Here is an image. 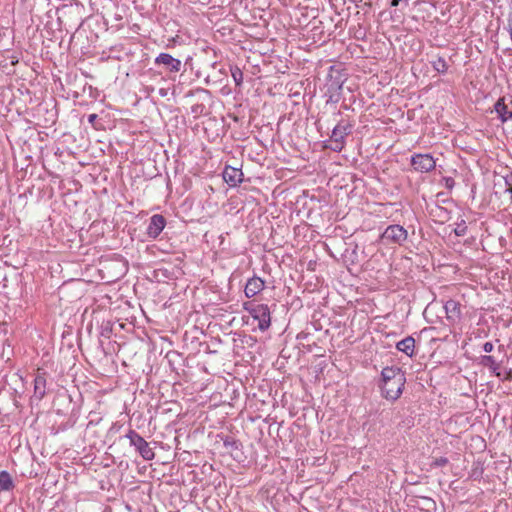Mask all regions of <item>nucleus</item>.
<instances>
[{
  "mask_svg": "<svg viewBox=\"0 0 512 512\" xmlns=\"http://www.w3.org/2000/svg\"><path fill=\"white\" fill-rule=\"evenodd\" d=\"M382 396L388 400L395 401L401 394L405 384L404 372L399 367H385L382 372Z\"/></svg>",
  "mask_w": 512,
  "mask_h": 512,
  "instance_id": "1",
  "label": "nucleus"
},
{
  "mask_svg": "<svg viewBox=\"0 0 512 512\" xmlns=\"http://www.w3.org/2000/svg\"><path fill=\"white\" fill-rule=\"evenodd\" d=\"M244 309L258 321V328L261 331H265L270 327L271 318L270 310L265 304H256L248 302L244 304Z\"/></svg>",
  "mask_w": 512,
  "mask_h": 512,
  "instance_id": "2",
  "label": "nucleus"
},
{
  "mask_svg": "<svg viewBox=\"0 0 512 512\" xmlns=\"http://www.w3.org/2000/svg\"><path fill=\"white\" fill-rule=\"evenodd\" d=\"M345 81L346 75L343 69L334 65L329 67L326 85L327 91L330 93L329 99L331 101H338V99L333 100V96L334 94H339Z\"/></svg>",
  "mask_w": 512,
  "mask_h": 512,
  "instance_id": "3",
  "label": "nucleus"
},
{
  "mask_svg": "<svg viewBox=\"0 0 512 512\" xmlns=\"http://www.w3.org/2000/svg\"><path fill=\"white\" fill-rule=\"evenodd\" d=\"M408 238L407 230L398 224L389 225L381 235V239L386 244L402 245Z\"/></svg>",
  "mask_w": 512,
  "mask_h": 512,
  "instance_id": "4",
  "label": "nucleus"
},
{
  "mask_svg": "<svg viewBox=\"0 0 512 512\" xmlns=\"http://www.w3.org/2000/svg\"><path fill=\"white\" fill-rule=\"evenodd\" d=\"M126 437L130 444L135 447L144 460H152L155 457L154 451L149 447L148 442L134 430H129Z\"/></svg>",
  "mask_w": 512,
  "mask_h": 512,
  "instance_id": "5",
  "label": "nucleus"
},
{
  "mask_svg": "<svg viewBox=\"0 0 512 512\" xmlns=\"http://www.w3.org/2000/svg\"><path fill=\"white\" fill-rule=\"evenodd\" d=\"M411 164L418 172H430L435 168V160L429 154H417L412 157Z\"/></svg>",
  "mask_w": 512,
  "mask_h": 512,
  "instance_id": "6",
  "label": "nucleus"
},
{
  "mask_svg": "<svg viewBox=\"0 0 512 512\" xmlns=\"http://www.w3.org/2000/svg\"><path fill=\"white\" fill-rule=\"evenodd\" d=\"M155 63L159 65H164L167 68V70L174 73L179 72L182 68L181 61L177 58H174L172 55L168 53L159 54L155 59Z\"/></svg>",
  "mask_w": 512,
  "mask_h": 512,
  "instance_id": "7",
  "label": "nucleus"
},
{
  "mask_svg": "<svg viewBox=\"0 0 512 512\" xmlns=\"http://www.w3.org/2000/svg\"><path fill=\"white\" fill-rule=\"evenodd\" d=\"M446 318L450 323H457L461 319V305L459 302L450 299L445 305Z\"/></svg>",
  "mask_w": 512,
  "mask_h": 512,
  "instance_id": "8",
  "label": "nucleus"
},
{
  "mask_svg": "<svg viewBox=\"0 0 512 512\" xmlns=\"http://www.w3.org/2000/svg\"><path fill=\"white\" fill-rule=\"evenodd\" d=\"M223 179L230 187H236L242 182L243 173L240 169L227 166L223 171Z\"/></svg>",
  "mask_w": 512,
  "mask_h": 512,
  "instance_id": "9",
  "label": "nucleus"
},
{
  "mask_svg": "<svg viewBox=\"0 0 512 512\" xmlns=\"http://www.w3.org/2000/svg\"><path fill=\"white\" fill-rule=\"evenodd\" d=\"M166 225V220L162 215L156 214L150 218L147 233L150 237L156 238L162 232Z\"/></svg>",
  "mask_w": 512,
  "mask_h": 512,
  "instance_id": "10",
  "label": "nucleus"
},
{
  "mask_svg": "<svg viewBox=\"0 0 512 512\" xmlns=\"http://www.w3.org/2000/svg\"><path fill=\"white\" fill-rule=\"evenodd\" d=\"M264 288V281L260 277L250 278L245 285V295L248 298H252L257 295Z\"/></svg>",
  "mask_w": 512,
  "mask_h": 512,
  "instance_id": "11",
  "label": "nucleus"
},
{
  "mask_svg": "<svg viewBox=\"0 0 512 512\" xmlns=\"http://www.w3.org/2000/svg\"><path fill=\"white\" fill-rule=\"evenodd\" d=\"M46 395V378L44 374H38L34 379V397L42 400Z\"/></svg>",
  "mask_w": 512,
  "mask_h": 512,
  "instance_id": "12",
  "label": "nucleus"
},
{
  "mask_svg": "<svg viewBox=\"0 0 512 512\" xmlns=\"http://www.w3.org/2000/svg\"><path fill=\"white\" fill-rule=\"evenodd\" d=\"M396 348L407 356L412 357L414 355L415 339L412 336H408L399 341L396 344Z\"/></svg>",
  "mask_w": 512,
  "mask_h": 512,
  "instance_id": "13",
  "label": "nucleus"
},
{
  "mask_svg": "<svg viewBox=\"0 0 512 512\" xmlns=\"http://www.w3.org/2000/svg\"><path fill=\"white\" fill-rule=\"evenodd\" d=\"M494 109L497 112L499 118L502 122H506L510 119H512V111H509L505 102L504 98H499L497 102L494 105Z\"/></svg>",
  "mask_w": 512,
  "mask_h": 512,
  "instance_id": "14",
  "label": "nucleus"
},
{
  "mask_svg": "<svg viewBox=\"0 0 512 512\" xmlns=\"http://www.w3.org/2000/svg\"><path fill=\"white\" fill-rule=\"evenodd\" d=\"M351 128L352 127L349 124H337L332 131L331 139H337L344 142L345 136L351 133Z\"/></svg>",
  "mask_w": 512,
  "mask_h": 512,
  "instance_id": "15",
  "label": "nucleus"
},
{
  "mask_svg": "<svg viewBox=\"0 0 512 512\" xmlns=\"http://www.w3.org/2000/svg\"><path fill=\"white\" fill-rule=\"evenodd\" d=\"M429 214L436 218L438 222L443 223L449 219V211L441 206L435 205L429 211Z\"/></svg>",
  "mask_w": 512,
  "mask_h": 512,
  "instance_id": "16",
  "label": "nucleus"
},
{
  "mask_svg": "<svg viewBox=\"0 0 512 512\" xmlns=\"http://www.w3.org/2000/svg\"><path fill=\"white\" fill-rule=\"evenodd\" d=\"M431 65L440 74H445L449 68L446 59L441 56H437L435 60L431 61Z\"/></svg>",
  "mask_w": 512,
  "mask_h": 512,
  "instance_id": "17",
  "label": "nucleus"
},
{
  "mask_svg": "<svg viewBox=\"0 0 512 512\" xmlns=\"http://www.w3.org/2000/svg\"><path fill=\"white\" fill-rule=\"evenodd\" d=\"M13 488L11 475L7 471L0 472V490L9 491Z\"/></svg>",
  "mask_w": 512,
  "mask_h": 512,
  "instance_id": "18",
  "label": "nucleus"
},
{
  "mask_svg": "<svg viewBox=\"0 0 512 512\" xmlns=\"http://www.w3.org/2000/svg\"><path fill=\"white\" fill-rule=\"evenodd\" d=\"M481 363L484 366H487L490 369H492V371L495 372L497 376L500 375L499 372H496L499 369V364L495 361L493 356H490V355L483 356L482 360H481Z\"/></svg>",
  "mask_w": 512,
  "mask_h": 512,
  "instance_id": "19",
  "label": "nucleus"
},
{
  "mask_svg": "<svg viewBox=\"0 0 512 512\" xmlns=\"http://www.w3.org/2000/svg\"><path fill=\"white\" fill-rule=\"evenodd\" d=\"M231 73H232V77L235 81V84L237 86L241 85V83L243 81L242 71L238 67H235L234 69L231 70Z\"/></svg>",
  "mask_w": 512,
  "mask_h": 512,
  "instance_id": "20",
  "label": "nucleus"
},
{
  "mask_svg": "<svg viewBox=\"0 0 512 512\" xmlns=\"http://www.w3.org/2000/svg\"><path fill=\"white\" fill-rule=\"evenodd\" d=\"M506 189L505 192L510 194V201L512 203V173L504 177Z\"/></svg>",
  "mask_w": 512,
  "mask_h": 512,
  "instance_id": "21",
  "label": "nucleus"
},
{
  "mask_svg": "<svg viewBox=\"0 0 512 512\" xmlns=\"http://www.w3.org/2000/svg\"><path fill=\"white\" fill-rule=\"evenodd\" d=\"M467 231V226L465 225V222L462 221V223L458 224L457 227L454 229V233L457 236H464Z\"/></svg>",
  "mask_w": 512,
  "mask_h": 512,
  "instance_id": "22",
  "label": "nucleus"
},
{
  "mask_svg": "<svg viewBox=\"0 0 512 512\" xmlns=\"http://www.w3.org/2000/svg\"><path fill=\"white\" fill-rule=\"evenodd\" d=\"M332 142V150L335 152H340L344 147V142L337 140V139H331Z\"/></svg>",
  "mask_w": 512,
  "mask_h": 512,
  "instance_id": "23",
  "label": "nucleus"
},
{
  "mask_svg": "<svg viewBox=\"0 0 512 512\" xmlns=\"http://www.w3.org/2000/svg\"><path fill=\"white\" fill-rule=\"evenodd\" d=\"M448 463V459L446 457L435 458L433 461V465L436 467H443Z\"/></svg>",
  "mask_w": 512,
  "mask_h": 512,
  "instance_id": "24",
  "label": "nucleus"
},
{
  "mask_svg": "<svg viewBox=\"0 0 512 512\" xmlns=\"http://www.w3.org/2000/svg\"><path fill=\"white\" fill-rule=\"evenodd\" d=\"M224 446L226 448L235 447L238 448L237 442L234 439L227 438L224 440Z\"/></svg>",
  "mask_w": 512,
  "mask_h": 512,
  "instance_id": "25",
  "label": "nucleus"
},
{
  "mask_svg": "<svg viewBox=\"0 0 512 512\" xmlns=\"http://www.w3.org/2000/svg\"><path fill=\"white\" fill-rule=\"evenodd\" d=\"M444 181H445V187L447 189H452L455 185V181L452 177H446V178H444Z\"/></svg>",
  "mask_w": 512,
  "mask_h": 512,
  "instance_id": "26",
  "label": "nucleus"
},
{
  "mask_svg": "<svg viewBox=\"0 0 512 512\" xmlns=\"http://www.w3.org/2000/svg\"><path fill=\"white\" fill-rule=\"evenodd\" d=\"M483 350H484V352H486V353H490V352H492V350H493V344H492L491 342H486V343H484V345H483Z\"/></svg>",
  "mask_w": 512,
  "mask_h": 512,
  "instance_id": "27",
  "label": "nucleus"
},
{
  "mask_svg": "<svg viewBox=\"0 0 512 512\" xmlns=\"http://www.w3.org/2000/svg\"><path fill=\"white\" fill-rule=\"evenodd\" d=\"M97 119V114H90L88 116V122L92 125H94L95 121Z\"/></svg>",
  "mask_w": 512,
  "mask_h": 512,
  "instance_id": "28",
  "label": "nucleus"
},
{
  "mask_svg": "<svg viewBox=\"0 0 512 512\" xmlns=\"http://www.w3.org/2000/svg\"><path fill=\"white\" fill-rule=\"evenodd\" d=\"M400 1H401V0H392V1H391V6H393V7L398 6V5H399V3H400Z\"/></svg>",
  "mask_w": 512,
  "mask_h": 512,
  "instance_id": "29",
  "label": "nucleus"
},
{
  "mask_svg": "<svg viewBox=\"0 0 512 512\" xmlns=\"http://www.w3.org/2000/svg\"><path fill=\"white\" fill-rule=\"evenodd\" d=\"M505 380H512V371L511 370L507 373Z\"/></svg>",
  "mask_w": 512,
  "mask_h": 512,
  "instance_id": "30",
  "label": "nucleus"
},
{
  "mask_svg": "<svg viewBox=\"0 0 512 512\" xmlns=\"http://www.w3.org/2000/svg\"><path fill=\"white\" fill-rule=\"evenodd\" d=\"M197 91H199V92H203V93H209V91H208V90H205V89H198Z\"/></svg>",
  "mask_w": 512,
  "mask_h": 512,
  "instance_id": "31",
  "label": "nucleus"
}]
</instances>
